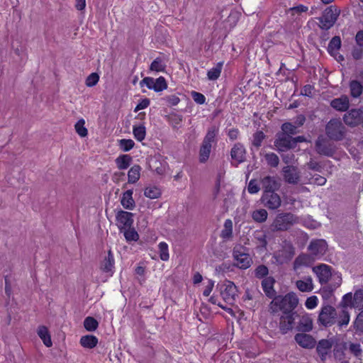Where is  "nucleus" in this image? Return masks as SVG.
Listing matches in <instances>:
<instances>
[{"label": "nucleus", "instance_id": "f257e3e1", "mask_svg": "<svg viewBox=\"0 0 363 363\" xmlns=\"http://www.w3.org/2000/svg\"><path fill=\"white\" fill-rule=\"evenodd\" d=\"M298 303V298L294 293H288L285 296H277L271 302V309L273 312L280 310L286 313H293Z\"/></svg>", "mask_w": 363, "mask_h": 363}, {"label": "nucleus", "instance_id": "f03ea898", "mask_svg": "<svg viewBox=\"0 0 363 363\" xmlns=\"http://www.w3.org/2000/svg\"><path fill=\"white\" fill-rule=\"evenodd\" d=\"M347 130L338 118L330 119L325 125V133L330 140L341 141L346 135Z\"/></svg>", "mask_w": 363, "mask_h": 363}, {"label": "nucleus", "instance_id": "7ed1b4c3", "mask_svg": "<svg viewBox=\"0 0 363 363\" xmlns=\"http://www.w3.org/2000/svg\"><path fill=\"white\" fill-rule=\"evenodd\" d=\"M336 309L330 305L323 306L318 314V323L324 327H330L337 322Z\"/></svg>", "mask_w": 363, "mask_h": 363}, {"label": "nucleus", "instance_id": "20e7f679", "mask_svg": "<svg viewBox=\"0 0 363 363\" xmlns=\"http://www.w3.org/2000/svg\"><path fill=\"white\" fill-rule=\"evenodd\" d=\"M339 15L340 11L335 7H328L323 11V16L318 19L320 22V28L324 30L330 28L336 22Z\"/></svg>", "mask_w": 363, "mask_h": 363}, {"label": "nucleus", "instance_id": "39448f33", "mask_svg": "<svg viewBox=\"0 0 363 363\" xmlns=\"http://www.w3.org/2000/svg\"><path fill=\"white\" fill-rule=\"evenodd\" d=\"M218 287L220 296L225 302L230 305L233 304L238 296V289L235 284L230 281H225Z\"/></svg>", "mask_w": 363, "mask_h": 363}, {"label": "nucleus", "instance_id": "423d86ee", "mask_svg": "<svg viewBox=\"0 0 363 363\" xmlns=\"http://www.w3.org/2000/svg\"><path fill=\"white\" fill-rule=\"evenodd\" d=\"M315 150L319 155L332 157L336 152V146L329 140L320 135L315 141Z\"/></svg>", "mask_w": 363, "mask_h": 363}, {"label": "nucleus", "instance_id": "0eeeda50", "mask_svg": "<svg viewBox=\"0 0 363 363\" xmlns=\"http://www.w3.org/2000/svg\"><path fill=\"white\" fill-rule=\"evenodd\" d=\"M233 255L234 259L236 261L235 265L240 269H247L250 267L252 259L250 255L245 252V249L242 246L239 245L233 248Z\"/></svg>", "mask_w": 363, "mask_h": 363}, {"label": "nucleus", "instance_id": "6e6552de", "mask_svg": "<svg viewBox=\"0 0 363 363\" xmlns=\"http://www.w3.org/2000/svg\"><path fill=\"white\" fill-rule=\"evenodd\" d=\"M296 221V217L290 213L279 214L274 221L273 225L277 230H286Z\"/></svg>", "mask_w": 363, "mask_h": 363}, {"label": "nucleus", "instance_id": "1a4fd4ad", "mask_svg": "<svg viewBox=\"0 0 363 363\" xmlns=\"http://www.w3.org/2000/svg\"><path fill=\"white\" fill-rule=\"evenodd\" d=\"M281 172L284 182L289 184H297L301 181L300 172L295 166H285Z\"/></svg>", "mask_w": 363, "mask_h": 363}, {"label": "nucleus", "instance_id": "9d476101", "mask_svg": "<svg viewBox=\"0 0 363 363\" xmlns=\"http://www.w3.org/2000/svg\"><path fill=\"white\" fill-rule=\"evenodd\" d=\"M298 316L296 313H286L280 317L279 328L281 334L285 335L293 329L296 317Z\"/></svg>", "mask_w": 363, "mask_h": 363}, {"label": "nucleus", "instance_id": "9b49d317", "mask_svg": "<svg viewBox=\"0 0 363 363\" xmlns=\"http://www.w3.org/2000/svg\"><path fill=\"white\" fill-rule=\"evenodd\" d=\"M274 145L278 151L284 152L294 147V141L291 135L281 133L277 134Z\"/></svg>", "mask_w": 363, "mask_h": 363}, {"label": "nucleus", "instance_id": "f8f14e48", "mask_svg": "<svg viewBox=\"0 0 363 363\" xmlns=\"http://www.w3.org/2000/svg\"><path fill=\"white\" fill-rule=\"evenodd\" d=\"M328 249L327 242L324 240H312L308 247V250L313 259L320 258Z\"/></svg>", "mask_w": 363, "mask_h": 363}, {"label": "nucleus", "instance_id": "ddd939ff", "mask_svg": "<svg viewBox=\"0 0 363 363\" xmlns=\"http://www.w3.org/2000/svg\"><path fill=\"white\" fill-rule=\"evenodd\" d=\"M261 200L265 207L272 210L278 208L281 203L279 195L275 191L263 193Z\"/></svg>", "mask_w": 363, "mask_h": 363}, {"label": "nucleus", "instance_id": "4468645a", "mask_svg": "<svg viewBox=\"0 0 363 363\" xmlns=\"http://www.w3.org/2000/svg\"><path fill=\"white\" fill-rule=\"evenodd\" d=\"M330 269L331 267L325 264L313 267V272L316 274L321 284H326L332 277Z\"/></svg>", "mask_w": 363, "mask_h": 363}, {"label": "nucleus", "instance_id": "2eb2a0df", "mask_svg": "<svg viewBox=\"0 0 363 363\" xmlns=\"http://www.w3.org/2000/svg\"><path fill=\"white\" fill-rule=\"evenodd\" d=\"M133 213L124 211H119L116 214V221L118 225V228L122 230V229H126L127 228H130L133 223Z\"/></svg>", "mask_w": 363, "mask_h": 363}, {"label": "nucleus", "instance_id": "dca6fc26", "mask_svg": "<svg viewBox=\"0 0 363 363\" xmlns=\"http://www.w3.org/2000/svg\"><path fill=\"white\" fill-rule=\"evenodd\" d=\"M294 340L299 346L306 349H312L316 344L315 338L306 333H297L294 336Z\"/></svg>", "mask_w": 363, "mask_h": 363}, {"label": "nucleus", "instance_id": "f3484780", "mask_svg": "<svg viewBox=\"0 0 363 363\" xmlns=\"http://www.w3.org/2000/svg\"><path fill=\"white\" fill-rule=\"evenodd\" d=\"M260 185L264 193L276 191L280 187V183L275 177L265 176L260 180Z\"/></svg>", "mask_w": 363, "mask_h": 363}, {"label": "nucleus", "instance_id": "a211bd4d", "mask_svg": "<svg viewBox=\"0 0 363 363\" xmlns=\"http://www.w3.org/2000/svg\"><path fill=\"white\" fill-rule=\"evenodd\" d=\"M230 156L232 160L236 162L237 165L243 162L246 157V150L243 145L240 143H235L231 148Z\"/></svg>", "mask_w": 363, "mask_h": 363}, {"label": "nucleus", "instance_id": "6ab92c4d", "mask_svg": "<svg viewBox=\"0 0 363 363\" xmlns=\"http://www.w3.org/2000/svg\"><path fill=\"white\" fill-rule=\"evenodd\" d=\"M361 108L352 109L344 115L343 121L346 125L354 127L360 125Z\"/></svg>", "mask_w": 363, "mask_h": 363}, {"label": "nucleus", "instance_id": "aec40b11", "mask_svg": "<svg viewBox=\"0 0 363 363\" xmlns=\"http://www.w3.org/2000/svg\"><path fill=\"white\" fill-rule=\"evenodd\" d=\"M332 346L333 343L329 340L323 339L319 341L316 350L321 360L324 361L326 359V357L330 353Z\"/></svg>", "mask_w": 363, "mask_h": 363}, {"label": "nucleus", "instance_id": "412c9836", "mask_svg": "<svg viewBox=\"0 0 363 363\" xmlns=\"http://www.w3.org/2000/svg\"><path fill=\"white\" fill-rule=\"evenodd\" d=\"M330 106L339 111H345L350 106L349 99L347 96H342L340 98L331 101Z\"/></svg>", "mask_w": 363, "mask_h": 363}, {"label": "nucleus", "instance_id": "4be33fe9", "mask_svg": "<svg viewBox=\"0 0 363 363\" xmlns=\"http://www.w3.org/2000/svg\"><path fill=\"white\" fill-rule=\"evenodd\" d=\"M297 289L301 292H311L313 290V283L312 277L310 276L304 277L303 279L296 281Z\"/></svg>", "mask_w": 363, "mask_h": 363}, {"label": "nucleus", "instance_id": "5701e85b", "mask_svg": "<svg viewBox=\"0 0 363 363\" xmlns=\"http://www.w3.org/2000/svg\"><path fill=\"white\" fill-rule=\"evenodd\" d=\"M296 329L302 333L310 332L313 329L312 319L308 315L301 316L298 323Z\"/></svg>", "mask_w": 363, "mask_h": 363}, {"label": "nucleus", "instance_id": "b1692460", "mask_svg": "<svg viewBox=\"0 0 363 363\" xmlns=\"http://www.w3.org/2000/svg\"><path fill=\"white\" fill-rule=\"evenodd\" d=\"M133 191L131 189L127 190L123 194L121 203L123 208L133 210L135 206V201L133 198Z\"/></svg>", "mask_w": 363, "mask_h": 363}, {"label": "nucleus", "instance_id": "393cba45", "mask_svg": "<svg viewBox=\"0 0 363 363\" xmlns=\"http://www.w3.org/2000/svg\"><path fill=\"white\" fill-rule=\"evenodd\" d=\"M294 254V247L291 245H286L279 251L277 257L281 262H284L291 259Z\"/></svg>", "mask_w": 363, "mask_h": 363}, {"label": "nucleus", "instance_id": "a878e982", "mask_svg": "<svg viewBox=\"0 0 363 363\" xmlns=\"http://www.w3.org/2000/svg\"><path fill=\"white\" fill-rule=\"evenodd\" d=\"M218 132L219 129L216 125L209 127L202 143L212 146L213 143H216V137Z\"/></svg>", "mask_w": 363, "mask_h": 363}, {"label": "nucleus", "instance_id": "bb28decb", "mask_svg": "<svg viewBox=\"0 0 363 363\" xmlns=\"http://www.w3.org/2000/svg\"><path fill=\"white\" fill-rule=\"evenodd\" d=\"M101 269L104 272L111 273V274H113L114 269V258L111 250L108 251V256L102 262Z\"/></svg>", "mask_w": 363, "mask_h": 363}, {"label": "nucleus", "instance_id": "cd10ccee", "mask_svg": "<svg viewBox=\"0 0 363 363\" xmlns=\"http://www.w3.org/2000/svg\"><path fill=\"white\" fill-rule=\"evenodd\" d=\"M275 280L272 277H265L262 281V286L266 295L272 297L274 295V284Z\"/></svg>", "mask_w": 363, "mask_h": 363}, {"label": "nucleus", "instance_id": "c85d7f7f", "mask_svg": "<svg viewBox=\"0 0 363 363\" xmlns=\"http://www.w3.org/2000/svg\"><path fill=\"white\" fill-rule=\"evenodd\" d=\"M314 259L311 255L302 254L298 255L294 262V269H298L301 266H308Z\"/></svg>", "mask_w": 363, "mask_h": 363}, {"label": "nucleus", "instance_id": "c756f323", "mask_svg": "<svg viewBox=\"0 0 363 363\" xmlns=\"http://www.w3.org/2000/svg\"><path fill=\"white\" fill-rule=\"evenodd\" d=\"M327 182L326 178L319 174L311 175L310 177L306 176L303 179V183L305 184H316L318 186H323Z\"/></svg>", "mask_w": 363, "mask_h": 363}, {"label": "nucleus", "instance_id": "7c9ffc66", "mask_svg": "<svg viewBox=\"0 0 363 363\" xmlns=\"http://www.w3.org/2000/svg\"><path fill=\"white\" fill-rule=\"evenodd\" d=\"M141 167L138 165H133L128 172V181L129 184L136 183L140 177Z\"/></svg>", "mask_w": 363, "mask_h": 363}, {"label": "nucleus", "instance_id": "2f4dec72", "mask_svg": "<svg viewBox=\"0 0 363 363\" xmlns=\"http://www.w3.org/2000/svg\"><path fill=\"white\" fill-rule=\"evenodd\" d=\"M340 38L339 36H335L330 40L328 46V50L332 56L336 57V55L338 53V50L340 48Z\"/></svg>", "mask_w": 363, "mask_h": 363}, {"label": "nucleus", "instance_id": "473e14b6", "mask_svg": "<svg viewBox=\"0 0 363 363\" xmlns=\"http://www.w3.org/2000/svg\"><path fill=\"white\" fill-rule=\"evenodd\" d=\"M97 343V337L91 335L82 336L80 339L81 345L86 348L92 349L96 346Z\"/></svg>", "mask_w": 363, "mask_h": 363}, {"label": "nucleus", "instance_id": "72a5a7b5", "mask_svg": "<svg viewBox=\"0 0 363 363\" xmlns=\"http://www.w3.org/2000/svg\"><path fill=\"white\" fill-rule=\"evenodd\" d=\"M38 335L40 337V339L43 340V343L47 347H51L52 343L50 337V335L48 332V328L44 326H40L38 329Z\"/></svg>", "mask_w": 363, "mask_h": 363}, {"label": "nucleus", "instance_id": "f704fd0d", "mask_svg": "<svg viewBox=\"0 0 363 363\" xmlns=\"http://www.w3.org/2000/svg\"><path fill=\"white\" fill-rule=\"evenodd\" d=\"M131 161L132 157L128 155H120L115 160L117 167L121 170L126 169L130 166Z\"/></svg>", "mask_w": 363, "mask_h": 363}, {"label": "nucleus", "instance_id": "c9c22d12", "mask_svg": "<svg viewBox=\"0 0 363 363\" xmlns=\"http://www.w3.org/2000/svg\"><path fill=\"white\" fill-rule=\"evenodd\" d=\"M212 146L210 145L201 143L199 150V162L205 163L209 158Z\"/></svg>", "mask_w": 363, "mask_h": 363}, {"label": "nucleus", "instance_id": "e433bc0d", "mask_svg": "<svg viewBox=\"0 0 363 363\" xmlns=\"http://www.w3.org/2000/svg\"><path fill=\"white\" fill-rule=\"evenodd\" d=\"M233 236V222L230 219L225 220L223 229L221 230L220 237L224 240H229Z\"/></svg>", "mask_w": 363, "mask_h": 363}, {"label": "nucleus", "instance_id": "4c0bfd02", "mask_svg": "<svg viewBox=\"0 0 363 363\" xmlns=\"http://www.w3.org/2000/svg\"><path fill=\"white\" fill-rule=\"evenodd\" d=\"M167 121L173 129L178 130L182 127V116L177 113H171L167 116Z\"/></svg>", "mask_w": 363, "mask_h": 363}, {"label": "nucleus", "instance_id": "58836bf2", "mask_svg": "<svg viewBox=\"0 0 363 363\" xmlns=\"http://www.w3.org/2000/svg\"><path fill=\"white\" fill-rule=\"evenodd\" d=\"M350 89L351 96L354 98L359 97L363 91V86L362 84L357 80H352L350 82Z\"/></svg>", "mask_w": 363, "mask_h": 363}, {"label": "nucleus", "instance_id": "ea45409f", "mask_svg": "<svg viewBox=\"0 0 363 363\" xmlns=\"http://www.w3.org/2000/svg\"><path fill=\"white\" fill-rule=\"evenodd\" d=\"M223 62L217 63L216 67L208 70L207 73L208 79L210 80H216L220 75Z\"/></svg>", "mask_w": 363, "mask_h": 363}, {"label": "nucleus", "instance_id": "a19ab883", "mask_svg": "<svg viewBox=\"0 0 363 363\" xmlns=\"http://www.w3.org/2000/svg\"><path fill=\"white\" fill-rule=\"evenodd\" d=\"M144 195L151 199H157L161 195V191L157 186H150L145 189Z\"/></svg>", "mask_w": 363, "mask_h": 363}, {"label": "nucleus", "instance_id": "79ce46f5", "mask_svg": "<svg viewBox=\"0 0 363 363\" xmlns=\"http://www.w3.org/2000/svg\"><path fill=\"white\" fill-rule=\"evenodd\" d=\"M350 315L349 312L343 308L337 315V322L340 327L346 326L349 324Z\"/></svg>", "mask_w": 363, "mask_h": 363}, {"label": "nucleus", "instance_id": "37998d69", "mask_svg": "<svg viewBox=\"0 0 363 363\" xmlns=\"http://www.w3.org/2000/svg\"><path fill=\"white\" fill-rule=\"evenodd\" d=\"M353 308H363V289H359L355 291L353 296Z\"/></svg>", "mask_w": 363, "mask_h": 363}, {"label": "nucleus", "instance_id": "c03bdc74", "mask_svg": "<svg viewBox=\"0 0 363 363\" xmlns=\"http://www.w3.org/2000/svg\"><path fill=\"white\" fill-rule=\"evenodd\" d=\"M133 133L135 138L138 141H142L146 135V130L144 125H134Z\"/></svg>", "mask_w": 363, "mask_h": 363}, {"label": "nucleus", "instance_id": "a18cd8bd", "mask_svg": "<svg viewBox=\"0 0 363 363\" xmlns=\"http://www.w3.org/2000/svg\"><path fill=\"white\" fill-rule=\"evenodd\" d=\"M99 325L98 321L93 317H86L84 320V326L88 331H94Z\"/></svg>", "mask_w": 363, "mask_h": 363}, {"label": "nucleus", "instance_id": "49530a36", "mask_svg": "<svg viewBox=\"0 0 363 363\" xmlns=\"http://www.w3.org/2000/svg\"><path fill=\"white\" fill-rule=\"evenodd\" d=\"M264 159L268 165L272 167H277L279 163V157L274 152H269L264 155Z\"/></svg>", "mask_w": 363, "mask_h": 363}, {"label": "nucleus", "instance_id": "de8ad7c7", "mask_svg": "<svg viewBox=\"0 0 363 363\" xmlns=\"http://www.w3.org/2000/svg\"><path fill=\"white\" fill-rule=\"evenodd\" d=\"M268 213L264 209H259L253 211L252 217L253 220L258 223H262L267 218Z\"/></svg>", "mask_w": 363, "mask_h": 363}, {"label": "nucleus", "instance_id": "09e8293b", "mask_svg": "<svg viewBox=\"0 0 363 363\" xmlns=\"http://www.w3.org/2000/svg\"><path fill=\"white\" fill-rule=\"evenodd\" d=\"M160 257L163 261H167L169 258L168 245L164 242H161L158 245Z\"/></svg>", "mask_w": 363, "mask_h": 363}, {"label": "nucleus", "instance_id": "8fccbe9b", "mask_svg": "<svg viewBox=\"0 0 363 363\" xmlns=\"http://www.w3.org/2000/svg\"><path fill=\"white\" fill-rule=\"evenodd\" d=\"M123 230L124 236L128 242L137 241L139 239V235L134 228H127Z\"/></svg>", "mask_w": 363, "mask_h": 363}, {"label": "nucleus", "instance_id": "3c124183", "mask_svg": "<svg viewBox=\"0 0 363 363\" xmlns=\"http://www.w3.org/2000/svg\"><path fill=\"white\" fill-rule=\"evenodd\" d=\"M166 65L160 57H157L150 65V69L155 72H164Z\"/></svg>", "mask_w": 363, "mask_h": 363}, {"label": "nucleus", "instance_id": "603ef678", "mask_svg": "<svg viewBox=\"0 0 363 363\" xmlns=\"http://www.w3.org/2000/svg\"><path fill=\"white\" fill-rule=\"evenodd\" d=\"M349 351L351 354H352L357 359H361L362 357V350L360 344L359 343H350L349 344Z\"/></svg>", "mask_w": 363, "mask_h": 363}, {"label": "nucleus", "instance_id": "864d4df0", "mask_svg": "<svg viewBox=\"0 0 363 363\" xmlns=\"http://www.w3.org/2000/svg\"><path fill=\"white\" fill-rule=\"evenodd\" d=\"M84 124V120L80 119L74 125L76 132L81 137H85L87 135L88 133L87 129L85 128Z\"/></svg>", "mask_w": 363, "mask_h": 363}, {"label": "nucleus", "instance_id": "5fc2aeb1", "mask_svg": "<svg viewBox=\"0 0 363 363\" xmlns=\"http://www.w3.org/2000/svg\"><path fill=\"white\" fill-rule=\"evenodd\" d=\"M154 91L158 92L162 91L167 89V84L165 79L163 77H160L159 78L154 80Z\"/></svg>", "mask_w": 363, "mask_h": 363}, {"label": "nucleus", "instance_id": "6e6d98bb", "mask_svg": "<svg viewBox=\"0 0 363 363\" xmlns=\"http://www.w3.org/2000/svg\"><path fill=\"white\" fill-rule=\"evenodd\" d=\"M354 328L357 333H363V310L357 315L354 322Z\"/></svg>", "mask_w": 363, "mask_h": 363}, {"label": "nucleus", "instance_id": "4d7b16f0", "mask_svg": "<svg viewBox=\"0 0 363 363\" xmlns=\"http://www.w3.org/2000/svg\"><path fill=\"white\" fill-rule=\"evenodd\" d=\"M297 128V126L293 125L291 123H284L281 125V130L283 131L282 133H286L289 135L296 134L298 133Z\"/></svg>", "mask_w": 363, "mask_h": 363}, {"label": "nucleus", "instance_id": "13d9d810", "mask_svg": "<svg viewBox=\"0 0 363 363\" xmlns=\"http://www.w3.org/2000/svg\"><path fill=\"white\" fill-rule=\"evenodd\" d=\"M135 143L131 139H121L119 140V145L124 152L130 150L134 147Z\"/></svg>", "mask_w": 363, "mask_h": 363}, {"label": "nucleus", "instance_id": "bf43d9fd", "mask_svg": "<svg viewBox=\"0 0 363 363\" xmlns=\"http://www.w3.org/2000/svg\"><path fill=\"white\" fill-rule=\"evenodd\" d=\"M269 273L268 268L264 265L260 264L255 270V276L258 279H262L265 277Z\"/></svg>", "mask_w": 363, "mask_h": 363}, {"label": "nucleus", "instance_id": "052dcab7", "mask_svg": "<svg viewBox=\"0 0 363 363\" xmlns=\"http://www.w3.org/2000/svg\"><path fill=\"white\" fill-rule=\"evenodd\" d=\"M264 138L265 135L262 131H257L253 135L252 145L256 147H259Z\"/></svg>", "mask_w": 363, "mask_h": 363}, {"label": "nucleus", "instance_id": "680f3d73", "mask_svg": "<svg viewBox=\"0 0 363 363\" xmlns=\"http://www.w3.org/2000/svg\"><path fill=\"white\" fill-rule=\"evenodd\" d=\"M99 80V74L93 72L86 77L85 84L88 87H92L98 83Z\"/></svg>", "mask_w": 363, "mask_h": 363}, {"label": "nucleus", "instance_id": "e2e57ef3", "mask_svg": "<svg viewBox=\"0 0 363 363\" xmlns=\"http://www.w3.org/2000/svg\"><path fill=\"white\" fill-rule=\"evenodd\" d=\"M352 303L353 296L352 295V293H348L343 296L340 305L342 306L343 308L346 309L347 306L353 307Z\"/></svg>", "mask_w": 363, "mask_h": 363}, {"label": "nucleus", "instance_id": "0e129e2a", "mask_svg": "<svg viewBox=\"0 0 363 363\" xmlns=\"http://www.w3.org/2000/svg\"><path fill=\"white\" fill-rule=\"evenodd\" d=\"M308 9L307 6L300 4L293 8H290L288 11V13H290L291 16H294L296 13L301 14V13L306 12Z\"/></svg>", "mask_w": 363, "mask_h": 363}, {"label": "nucleus", "instance_id": "69168bd1", "mask_svg": "<svg viewBox=\"0 0 363 363\" xmlns=\"http://www.w3.org/2000/svg\"><path fill=\"white\" fill-rule=\"evenodd\" d=\"M318 299L316 296L308 297L305 303V306L308 309H313L318 306Z\"/></svg>", "mask_w": 363, "mask_h": 363}, {"label": "nucleus", "instance_id": "338daca9", "mask_svg": "<svg viewBox=\"0 0 363 363\" xmlns=\"http://www.w3.org/2000/svg\"><path fill=\"white\" fill-rule=\"evenodd\" d=\"M191 97L193 98L194 101L198 104H203L206 102V97L203 94L193 91H191Z\"/></svg>", "mask_w": 363, "mask_h": 363}, {"label": "nucleus", "instance_id": "774afa93", "mask_svg": "<svg viewBox=\"0 0 363 363\" xmlns=\"http://www.w3.org/2000/svg\"><path fill=\"white\" fill-rule=\"evenodd\" d=\"M151 168L156 172L158 174L162 175L164 174L166 167L157 161H154V163L150 165Z\"/></svg>", "mask_w": 363, "mask_h": 363}]
</instances>
